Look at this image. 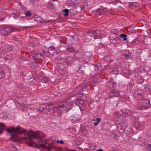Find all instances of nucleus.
Instances as JSON below:
<instances>
[{
    "instance_id": "obj_19",
    "label": "nucleus",
    "mask_w": 151,
    "mask_h": 151,
    "mask_svg": "<svg viewBox=\"0 0 151 151\" xmlns=\"http://www.w3.org/2000/svg\"><path fill=\"white\" fill-rule=\"evenodd\" d=\"M5 128V125L2 123H0V134L2 133Z\"/></svg>"
},
{
    "instance_id": "obj_32",
    "label": "nucleus",
    "mask_w": 151,
    "mask_h": 151,
    "mask_svg": "<svg viewBox=\"0 0 151 151\" xmlns=\"http://www.w3.org/2000/svg\"><path fill=\"white\" fill-rule=\"evenodd\" d=\"M124 58L126 60H127L129 59V58L131 57L129 54H124Z\"/></svg>"
},
{
    "instance_id": "obj_23",
    "label": "nucleus",
    "mask_w": 151,
    "mask_h": 151,
    "mask_svg": "<svg viewBox=\"0 0 151 151\" xmlns=\"http://www.w3.org/2000/svg\"><path fill=\"white\" fill-rule=\"evenodd\" d=\"M119 40V38L118 37H116L115 38H114L113 39L111 40V41L112 43H113L116 44L117 42L116 41Z\"/></svg>"
},
{
    "instance_id": "obj_48",
    "label": "nucleus",
    "mask_w": 151,
    "mask_h": 151,
    "mask_svg": "<svg viewBox=\"0 0 151 151\" xmlns=\"http://www.w3.org/2000/svg\"><path fill=\"white\" fill-rule=\"evenodd\" d=\"M4 51V47H0V53Z\"/></svg>"
},
{
    "instance_id": "obj_12",
    "label": "nucleus",
    "mask_w": 151,
    "mask_h": 151,
    "mask_svg": "<svg viewBox=\"0 0 151 151\" xmlns=\"http://www.w3.org/2000/svg\"><path fill=\"white\" fill-rule=\"evenodd\" d=\"M74 59L71 57H68L65 61V63L66 64H68L70 65H71L74 61Z\"/></svg>"
},
{
    "instance_id": "obj_53",
    "label": "nucleus",
    "mask_w": 151,
    "mask_h": 151,
    "mask_svg": "<svg viewBox=\"0 0 151 151\" xmlns=\"http://www.w3.org/2000/svg\"><path fill=\"white\" fill-rule=\"evenodd\" d=\"M87 86V85H85V88H84V87H83V89L82 91H86V87Z\"/></svg>"
},
{
    "instance_id": "obj_5",
    "label": "nucleus",
    "mask_w": 151,
    "mask_h": 151,
    "mask_svg": "<svg viewBox=\"0 0 151 151\" xmlns=\"http://www.w3.org/2000/svg\"><path fill=\"white\" fill-rule=\"evenodd\" d=\"M110 96L112 97H118L120 96V93L117 89H112L110 92Z\"/></svg>"
},
{
    "instance_id": "obj_51",
    "label": "nucleus",
    "mask_w": 151,
    "mask_h": 151,
    "mask_svg": "<svg viewBox=\"0 0 151 151\" xmlns=\"http://www.w3.org/2000/svg\"><path fill=\"white\" fill-rule=\"evenodd\" d=\"M49 48L51 50H52L54 49V47L53 46H51L49 47Z\"/></svg>"
},
{
    "instance_id": "obj_3",
    "label": "nucleus",
    "mask_w": 151,
    "mask_h": 151,
    "mask_svg": "<svg viewBox=\"0 0 151 151\" xmlns=\"http://www.w3.org/2000/svg\"><path fill=\"white\" fill-rule=\"evenodd\" d=\"M76 105H77L80 108L81 110H83L85 106V101L83 100L76 99L75 101Z\"/></svg>"
},
{
    "instance_id": "obj_2",
    "label": "nucleus",
    "mask_w": 151,
    "mask_h": 151,
    "mask_svg": "<svg viewBox=\"0 0 151 151\" xmlns=\"http://www.w3.org/2000/svg\"><path fill=\"white\" fill-rule=\"evenodd\" d=\"M28 112L31 118H35L40 113V111L38 109H30L28 111Z\"/></svg>"
},
{
    "instance_id": "obj_24",
    "label": "nucleus",
    "mask_w": 151,
    "mask_h": 151,
    "mask_svg": "<svg viewBox=\"0 0 151 151\" xmlns=\"http://www.w3.org/2000/svg\"><path fill=\"white\" fill-rule=\"evenodd\" d=\"M4 35H6L9 34L8 29H4L2 30L1 32Z\"/></svg>"
},
{
    "instance_id": "obj_46",
    "label": "nucleus",
    "mask_w": 151,
    "mask_h": 151,
    "mask_svg": "<svg viewBox=\"0 0 151 151\" xmlns=\"http://www.w3.org/2000/svg\"><path fill=\"white\" fill-rule=\"evenodd\" d=\"M80 8L81 10H83L85 8V6L83 5H82L80 6Z\"/></svg>"
},
{
    "instance_id": "obj_17",
    "label": "nucleus",
    "mask_w": 151,
    "mask_h": 151,
    "mask_svg": "<svg viewBox=\"0 0 151 151\" xmlns=\"http://www.w3.org/2000/svg\"><path fill=\"white\" fill-rule=\"evenodd\" d=\"M3 47L4 48L5 51L6 52H8L12 50V48L11 46L5 45Z\"/></svg>"
},
{
    "instance_id": "obj_42",
    "label": "nucleus",
    "mask_w": 151,
    "mask_h": 151,
    "mask_svg": "<svg viewBox=\"0 0 151 151\" xmlns=\"http://www.w3.org/2000/svg\"><path fill=\"white\" fill-rule=\"evenodd\" d=\"M21 109L23 110H25L27 109V108L25 106H21Z\"/></svg>"
},
{
    "instance_id": "obj_57",
    "label": "nucleus",
    "mask_w": 151,
    "mask_h": 151,
    "mask_svg": "<svg viewBox=\"0 0 151 151\" xmlns=\"http://www.w3.org/2000/svg\"><path fill=\"white\" fill-rule=\"evenodd\" d=\"M73 130L74 131H76V129L75 128H73Z\"/></svg>"
},
{
    "instance_id": "obj_58",
    "label": "nucleus",
    "mask_w": 151,
    "mask_h": 151,
    "mask_svg": "<svg viewBox=\"0 0 151 151\" xmlns=\"http://www.w3.org/2000/svg\"><path fill=\"white\" fill-rule=\"evenodd\" d=\"M19 4L21 6L22 3L21 2H19Z\"/></svg>"
},
{
    "instance_id": "obj_55",
    "label": "nucleus",
    "mask_w": 151,
    "mask_h": 151,
    "mask_svg": "<svg viewBox=\"0 0 151 151\" xmlns=\"http://www.w3.org/2000/svg\"><path fill=\"white\" fill-rule=\"evenodd\" d=\"M95 151H103V150L102 149H98Z\"/></svg>"
},
{
    "instance_id": "obj_31",
    "label": "nucleus",
    "mask_w": 151,
    "mask_h": 151,
    "mask_svg": "<svg viewBox=\"0 0 151 151\" xmlns=\"http://www.w3.org/2000/svg\"><path fill=\"white\" fill-rule=\"evenodd\" d=\"M145 89L146 91H149L151 89V86L149 85H146L145 86Z\"/></svg>"
},
{
    "instance_id": "obj_6",
    "label": "nucleus",
    "mask_w": 151,
    "mask_h": 151,
    "mask_svg": "<svg viewBox=\"0 0 151 151\" xmlns=\"http://www.w3.org/2000/svg\"><path fill=\"white\" fill-rule=\"evenodd\" d=\"M81 130L83 134H87L89 132V128L86 125L82 124L81 126Z\"/></svg>"
},
{
    "instance_id": "obj_36",
    "label": "nucleus",
    "mask_w": 151,
    "mask_h": 151,
    "mask_svg": "<svg viewBox=\"0 0 151 151\" xmlns=\"http://www.w3.org/2000/svg\"><path fill=\"white\" fill-rule=\"evenodd\" d=\"M53 110L55 111H56V112H59V106L56 107V106H55V107H54L53 108Z\"/></svg>"
},
{
    "instance_id": "obj_37",
    "label": "nucleus",
    "mask_w": 151,
    "mask_h": 151,
    "mask_svg": "<svg viewBox=\"0 0 151 151\" xmlns=\"http://www.w3.org/2000/svg\"><path fill=\"white\" fill-rule=\"evenodd\" d=\"M11 149L13 151H17V149L13 145H11Z\"/></svg>"
},
{
    "instance_id": "obj_26",
    "label": "nucleus",
    "mask_w": 151,
    "mask_h": 151,
    "mask_svg": "<svg viewBox=\"0 0 151 151\" xmlns=\"http://www.w3.org/2000/svg\"><path fill=\"white\" fill-rule=\"evenodd\" d=\"M139 42V39L138 38L134 40L131 42V43L132 44H138Z\"/></svg>"
},
{
    "instance_id": "obj_13",
    "label": "nucleus",
    "mask_w": 151,
    "mask_h": 151,
    "mask_svg": "<svg viewBox=\"0 0 151 151\" xmlns=\"http://www.w3.org/2000/svg\"><path fill=\"white\" fill-rule=\"evenodd\" d=\"M122 111L123 116H125V117L129 115L130 114V112L129 109H124L122 110Z\"/></svg>"
},
{
    "instance_id": "obj_63",
    "label": "nucleus",
    "mask_w": 151,
    "mask_h": 151,
    "mask_svg": "<svg viewBox=\"0 0 151 151\" xmlns=\"http://www.w3.org/2000/svg\"><path fill=\"white\" fill-rule=\"evenodd\" d=\"M146 36H145V37H144V38H146Z\"/></svg>"
},
{
    "instance_id": "obj_14",
    "label": "nucleus",
    "mask_w": 151,
    "mask_h": 151,
    "mask_svg": "<svg viewBox=\"0 0 151 151\" xmlns=\"http://www.w3.org/2000/svg\"><path fill=\"white\" fill-rule=\"evenodd\" d=\"M54 107H55V104H48L46 105V109L48 110V111H50V109H53Z\"/></svg>"
},
{
    "instance_id": "obj_22",
    "label": "nucleus",
    "mask_w": 151,
    "mask_h": 151,
    "mask_svg": "<svg viewBox=\"0 0 151 151\" xmlns=\"http://www.w3.org/2000/svg\"><path fill=\"white\" fill-rule=\"evenodd\" d=\"M110 57L109 56H107L105 57L104 59V60L102 61V62H103L104 63L106 62H109L110 60Z\"/></svg>"
},
{
    "instance_id": "obj_44",
    "label": "nucleus",
    "mask_w": 151,
    "mask_h": 151,
    "mask_svg": "<svg viewBox=\"0 0 151 151\" xmlns=\"http://www.w3.org/2000/svg\"><path fill=\"white\" fill-rule=\"evenodd\" d=\"M30 15H31V13L29 11H27V12L25 14V15L26 16H29Z\"/></svg>"
},
{
    "instance_id": "obj_35",
    "label": "nucleus",
    "mask_w": 151,
    "mask_h": 151,
    "mask_svg": "<svg viewBox=\"0 0 151 151\" xmlns=\"http://www.w3.org/2000/svg\"><path fill=\"white\" fill-rule=\"evenodd\" d=\"M63 12L65 13V14H64L65 16H67L68 15V9H65L64 10Z\"/></svg>"
},
{
    "instance_id": "obj_11",
    "label": "nucleus",
    "mask_w": 151,
    "mask_h": 151,
    "mask_svg": "<svg viewBox=\"0 0 151 151\" xmlns=\"http://www.w3.org/2000/svg\"><path fill=\"white\" fill-rule=\"evenodd\" d=\"M98 80V79H95L93 80H92L91 81L89 82L88 84L95 86L97 85L99 83Z\"/></svg>"
},
{
    "instance_id": "obj_10",
    "label": "nucleus",
    "mask_w": 151,
    "mask_h": 151,
    "mask_svg": "<svg viewBox=\"0 0 151 151\" xmlns=\"http://www.w3.org/2000/svg\"><path fill=\"white\" fill-rule=\"evenodd\" d=\"M115 83L113 81L112 78L110 79L108 81L107 85L110 88H113L114 86Z\"/></svg>"
},
{
    "instance_id": "obj_7",
    "label": "nucleus",
    "mask_w": 151,
    "mask_h": 151,
    "mask_svg": "<svg viewBox=\"0 0 151 151\" xmlns=\"http://www.w3.org/2000/svg\"><path fill=\"white\" fill-rule=\"evenodd\" d=\"M91 33L93 34L94 39L99 38L101 36L100 31L98 30H96L94 32H91Z\"/></svg>"
},
{
    "instance_id": "obj_54",
    "label": "nucleus",
    "mask_w": 151,
    "mask_h": 151,
    "mask_svg": "<svg viewBox=\"0 0 151 151\" xmlns=\"http://www.w3.org/2000/svg\"><path fill=\"white\" fill-rule=\"evenodd\" d=\"M100 67V64H99V65H98L97 67H98L99 66ZM96 68H95V69L96 70H98V69L99 68V67H97V66H96Z\"/></svg>"
},
{
    "instance_id": "obj_25",
    "label": "nucleus",
    "mask_w": 151,
    "mask_h": 151,
    "mask_svg": "<svg viewBox=\"0 0 151 151\" xmlns=\"http://www.w3.org/2000/svg\"><path fill=\"white\" fill-rule=\"evenodd\" d=\"M73 143L75 145H79L80 143V141L78 139H75L73 140Z\"/></svg>"
},
{
    "instance_id": "obj_62",
    "label": "nucleus",
    "mask_w": 151,
    "mask_h": 151,
    "mask_svg": "<svg viewBox=\"0 0 151 151\" xmlns=\"http://www.w3.org/2000/svg\"><path fill=\"white\" fill-rule=\"evenodd\" d=\"M50 20H49V21H47V22H50Z\"/></svg>"
},
{
    "instance_id": "obj_30",
    "label": "nucleus",
    "mask_w": 151,
    "mask_h": 151,
    "mask_svg": "<svg viewBox=\"0 0 151 151\" xmlns=\"http://www.w3.org/2000/svg\"><path fill=\"white\" fill-rule=\"evenodd\" d=\"M4 74L3 70L1 69H0V78L4 77Z\"/></svg>"
},
{
    "instance_id": "obj_34",
    "label": "nucleus",
    "mask_w": 151,
    "mask_h": 151,
    "mask_svg": "<svg viewBox=\"0 0 151 151\" xmlns=\"http://www.w3.org/2000/svg\"><path fill=\"white\" fill-rule=\"evenodd\" d=\"M9 33L12 32L14 30H16V29L13 27L10 28V29H8Z\"/></svg>"
},
{
    "instance_id": "obj_29",
    "label": "nucleus",
    "mask_w": 151,
    "mask_h": 151,
    "mask_svg": "<svg viewBox=\"0 0 151 151\" xmlns=\"http://www.w3.org/2000/svg\"><path fill=\"white\" fill-rule=\"evenodd\" d=\"M84 68L85 67L84 66H81L79 68V70H78V72L79 73H82L84 71Z\"/></svg>"
},
{
    "instance_id": "obj_4",
    "label": "nucleus",
    "mask_w": 151,
    "mask_h": 151,
    "mask_svg": "<svg viewBox=\"0 0 151 151\" xmlns=\"http://www.w3.org/2000/svg\"><path fill=\"white\" fill-rule=\"evenodd\" d=\"M126 126V125L124 123H119L117 125V130L119 133H122L124 132Z\"/></svg>"
},
{
    "instance_id": "obj_15",
    "label": "nucleus",
    "mask_w": 151,
    "mask_h": 151,
    "mask_svg": "<svg viewBox=\"0 0 151 151\" xmlns=\"http://www.w3.org/2000/svg\"><path fill=\"white\" fill-rule=\"evenodd\" d=\"M93 38V34L91 32L89 33L86 37V41L87 42H89L90 40Z\"/></svg>"
},
{
    "instance_id": "obj_64",
    "label": "nucleus",
    "mask_w": 151,
    "mask_h": 151,
    "mask_svg": "<svg viewBox=\"0 0 151 151\" xmlns=\"http://www.w3.org/2000/svg\"><path fill=\"white\" fill-rule=\"evenodd\" d=\"M146 36H145V37H144V38H146Z\"/></svg>"
},
{
    "instance_id": "obj_18",
    "label": "nucleus",
    "mask_w": 151,
    "mask_h": 151,
    "mask_svg": "<svg viewBox=\"0 0 151 151\" xmlns=\"http://www.w3.org/2000/svg\"><path fill=\"white\" fill-rule=\"evenodd\" d=\"M95 14L97 15H101L103 14V11L102 9H99L95 11Z\"/></svg>"
},
{
    "instance_id": "obj_41",
    "label": "nucleus",
    "mask_w": 151,
    "mask_h": 151,
    "mask_svg": "<svg viewBox=\"0 0 151 151\" xmlns=\"http://www.w3.org/2000/svg\"><path fill=\"white\" fill-rule=\"evenodd\" d=\"M57 142L58 143H60V144H63L64 143L63 141L62 140H60L59 141V140H58L57 141Z\"/></svg>"
},
{
    "instance_id": "obj_38",
    "label": "nucleus",
    "mask_w": 151,
    "mask_h": 151,
    "mask_svg": "<svg viewBox=\"0 0 151 151\" xmlns=\"http://www.w3.org/2000/svg\"><path fill=\"white\" fill-rule=\"evenodd\" d=\"M117 68L116 69V70L114 69L113 70V73L115 74H119V71L117 70Z\"/></svg>"
},
{
    "instance_id": "obj_47",
    "label": "nucleus",
    "mask_w": 151,
    "mask_h": 151,
    "mask_svg": "<svg viewBox=\"0 0 151 151\" xmlns=\"http://www.w3.org/2000/svg\"><path fill=\"white\" fill-rule=\"evenodd\" d=\"M32 56L33 57L35 58H36V57L37 58L39 57V55L38 54L35 55V54H33Z\"/></svg>"
},
{
    "instance_id": "obj_40",
    "label": "nucleus",
    "mask_w": 151,
    "mask_h": 151,
    "mask_svg": "<svg viewBox=\"0 0 151 151\" xmlns=\"http://www.w3.org/2000/svg\"><path fill=\"white\" fill-rule=\"evenodd\" d=\"M35 20L39 22H40V20L38 19V18L37 15H35Z\"/></svg>"
},
{
    "instance_id": "obj_45",
    "label": "nucleus",
    "mask_w": 151,
    "mask_h": 151,
    "mask_svg": "<svg viewBox=\"0 0 151 151\" xmlns=\"http://www.w3.org/2000/svg\"><path fill=\"white\" fill-rule=\"evenodd\" d=\"M147 149L148 150V151H151V145H150L148 144Z\"/></svg>"
},
{
    "instance_id": "obj_39",
    "label": "nucleus",
    "mask_w": 151,
    "mask_h": 151,
    "mask_svg": "<svg viewBox=\"0 0 151 151\" xmlns=\"http://www.w3.org/2000/svg\"><path fill=\"white\" fill-rule=\"evenodd\" d=\"M144 81L143 79L142 78H139L138 80V82L139 83H142Z\"/></svg>"
},
{
    "instance_id": "obj_43",
    "label": "nucleus",
    "mask_w": 151,
    "mask_h": 151,
    "mask_svg": "<svg viewBox=\"0 0 151 151\" xmlns=\"http://www.w3.org/2000/svg\"><path fill=\"white\" fill-rule=\"evenodd\" d=\"M141 90H139V91H135V93L137 95H139L141 94Z\"/></svg>"
},
{
    "instance_id": "obj_33",
    "label": "nucleus",
    "mask_w": 151,
    "mask_h": 151,
    "mask_svg": "<svg viewBox=\"0 0 151 151\" xmlns=\"http://www.w3.org/2000/svg\"><path fill=\"white\" fill-rule=\"evenodd\" d=\"M68 51L70 52H73L74 51V49L73 47H71L69 48H68L67 49Z\"/></svg>"
},
{
    "instance_id": "obj_28",
    "label": "nucleus",
    "mask_w": 151,
    "mask_h": 151,
    "mask_svg": "<svg viewBox=\"0 0 151 151\" xmlns=\"http://www.w3.org/2000/svg\"><path fill=\"white\" fill-rule=\"evenodd\" d=\"M127 36L126 35L124 34H121L120 35V37L121 38H123V40L124 41L127 40Z\"/></svg>"
},
{
    "instance_id": "obj_52",
    "label": "nucleus",
    "mask_w": 151,
    "mask_h": 151,
    "mask_svg": "<svg viewBox=\"0 0 151 151\" xmlns=\"http://www.w3.org/2000/svg\"><path fill=\"white\" fill-rule=\"evenodd\" d=\"M101 120V119L100 118H98L96 119V121L97 122H98V123L100 122Z\"/></svg>"
},
{
    "instance_id": "obj_49",
    "label": "nucleus",
    "mask_w": 151,
    "mask_h": 151,
    "mask_svg": "<svg viewBox=\"0 0 151 151\" xmlns=\"http://www.w3.org/2000/svg\"><path fill=\"white\" fill-rule=\"evenodd\" d=\"M102 9H103V14L106 12L107 11V9L106 8H105Z\"/></svg>"
},
{
    "instance_id": "obj_61",
    "label": "nucleus",
    "mask_w": 151,
    "mask_h": 151,
    "mask_svg": "<svg viewBox=\"0 0 151 151\" xmlns=\"http://www.w3.org/2000/svg\"><path fill=\"white\" fill-rule=\"evenodd\" d=\"M78 149H81V148L80 147H78Z\"/></svg>"
},
{
    "instance_id": "obj_56",
    "label": "nucleus",
    "mask_w": 151,
    "mask_h": 151,
    "mask_svg": "<svg viewBox=\"0 0 151 151\" xmlns=\"http://www.w3.org/2000/svg\"><path fill=\"white\" fill-rule=\"evenodd\" d=\"M98 124V122H95L94 123V125L95 126H96Z\"/></svg>"
},
{
    "instance_id": "obj_59",
    "label": "nucleus",
    "mask_w": 151,
    "mask_h": 151,
    "mask_svg": "<svg viewBox=\"0 0 151 151\" xmlns=\"http://www.w3.org/2000/svg\"><path fill=\"white\" fill-rule=\"evenodd\" d=\"M136 4V3H134V4H133V5H134V6H136V4Z\"/></svg>"
},
{
    "instance_id": "obj_9",
    "label": "nucleus",
    "mask_w": 151,
    "mask_h": 151,
    "mask_svg": "<svg viewBox=\"0 0 151 151\" xmlns=\"http://www.w3.org/2000/svg\"><path fill=\"white\" fill-rule=\"evenodd\" d=\"M114 116H116L117 118H119L120 119H124L125 118V116H124L122 112V110L120 112H116L114 114Z\"/></svg>"
},
{
    "instance_id": "obj_16",
    "label": "nucleus",
    "mask_w": 151,
    "mask_h": 151,
    "mask_svg": "<svg viewBox=\"0 0 151 151\" xmlns=\"http://www.w3.org/2000/svg\"><path fill=\"white\" fill-rule=\"evenodd\" d=\"M70 120L72 122H74L77 121H79L80 118L78 117H76V115H72L70 117Z\"/></svg>"
},
{
    "instance_id": "obj_50",
    "label": "nucleus",
    "mask_w": 151,
    "mask_h": 151,
    "mask_svg": "<svg viewBox=\"0 0 151 151\" xmlns=\"http://www.w3.org/2000/svg\"><path fill=\"white\" fill-rule=\"evenodd\" d=\"M44 109V108L42 107V108H41L40 109H38V110L40 111V113Z\"/></svg>"
},
{
    "instance_id": "obj_21",
    "label": "nucleus",
    "mask_w": 151,
    "mask_h": 151,
    "mask_svg": "<svg viewBox=\"0 0 151 151\" xmlns=\"http://www.w3.org/2000/svg\"><path fill=\"white\" fill-rule=\"evenodd\" d=\"M111 136L112 138H114L117 139H118L119 138V137L118 136L116 135L115 134L112 132L111 133Z\"/></svg>"
},
{
    "instance_id": "obj_60",
    "label": "nucleus",
    "mask_w": 151,
    "mask_h": 151,
    "mask_svg": "<svg viewBox=\"0 0 151 151\" xmlns=\"http://www.w3.org/2000/svg\"><path fill=\"white\" fill-rule=\"evenodd\" d=\"M59 117H61V114L59 115Z\"/></svg>"
},
{
    "instance_id": "obj_1",
    "label": "nucleus",
    "mask_w": 151,
    "mask_h": 151,
    "mask_svg": "<svg viewBox=\"0 0 151 151\" xmlns=\"http://www.w3.org/2000/svg\"><path fill=\"white\" fill-rule=\"evenodd\" d=\"M73 104V101L70 99H68L66 101L60 103L59 104V107L64 108L66 111H68L71 109Z\"/></svg>"
},
{
    "instance_id": "obj_8",
    "label": "nucleus",
    "mask_w": 151,
    "mask_h": 151,
    "mask_svg": "<svg viewBox=\"0 0 151 151\" xmlns=\"http://www.w3.org/2000/svg\"><path fill=\"white\" fill-rule=\"evenodd\" d=\"M150 106L149 101H147L146 102H143L142 105L138 107L139 110H141L144 109H147Z\"/></svg>"
},
{
    "instance_id": "obj_20",
    "label": "nucleus",
    "mask_w": 151,
    "mask_h": 151,
    "mask_svg": "<svg viewBox=\"0 0 151 151\" xmlns=\"http://www.w3.org/2000/svg\"><path fill=\"white\" fill-rule=\"evenodd\" d=\"M141 124L138 122H135L134 124V127L136 129L139 128L141 126Z\"/></svg>"
},
{
    "instance_id": "obj_27",
    "label": "nucleus",
    "mask_w": 151,
    "mask_h": 151,
    "mask_svg": "<svg viewBox=\"0 0 151 151\" xmlns=\"http://www.w3.org/2000/svg\"><path fill=\"white\" fill-rule=\"evenodd\" d=\"M48 6L50 9H53L54 8V6L53 3L52 2H50L49 3Z\"/></svg>"
}]
</instances>
